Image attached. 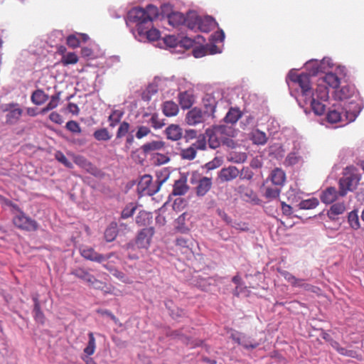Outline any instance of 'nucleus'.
I'll list each match as a JSON object with an SVG mask.
<instances>
[{
  "instance_id": "nucleus-37",
  "label": "nucleus",
  "mask_w": 364,
  "mask_h": 364,
  "mask_svg": "<svg viewBox=\"0 0 364 364\" xmlns=\"http://www.w3.org/2000/svg\"><path fill=\"white\" fill-rule=\"evenodd\" d=\"M124 115V112L121 109H113L108 117L109 126L114 127L119 124Z\"/></svg>"
},
{
  "instance_id": "nucleus-31",
  "label": "nucleus",
  "mask_w": 364,
  "mask_h": 364,
  "mask_svg": "<svg viewBox=\"0 0 364 364\" xmlns=\"http://www.w3.org/2000/svg\"><path fill=\"white\" fill-rule=\"evenodd\" d=\"M132 131H130V124L129 122L126 121H123L119 124V126L116 132L115 139L113 141V143L117 144V140L122 139V137L129 134Z\"/></svg>"
},
{
  "instance_id": "nucleus-11",
  "label": "nucleus",
  "mask_w": 364,
  "mask_h": 364,
  "mask_svg": "<svg viewBox=\"0 0 364 364\" xmlns=\"http://www.w3.org/2000/svg\"><path fill=\"white\" fill-rule=\"evenodd\" d=\"M164 21L173 28L181 31L184 28H188V13L184 16L182 13L173 11L167 14Z\"/></svg>"
},
{
  "instance_id": "nucleus-12",
  "label": "nucleus",
  "mask_w": 364,
  "mask_h": 364,
  "mask_svg": "<svg viewBox=\"0 0 364 364\" xmlns=\"http://www.w3.org/2000/svg\"><path fill=\"white\" fill-rule=\"evenodd\" d=\"M80 252L81 256L85 259L97 263H102L114 255V252H110L106 255L100 254L97 252L92 247L87 246L81 247L80 249Z\"/></svg>"
},
{
  "instance_id": "nucleus-44",
  "label": "nucleus",
  "mask_w": 364,
  "mask_h": 364,
  "mask_svg": "<svg viewBox=\"0 0 364 364\" xmlns=\"http://www.w3.org/2000/svg\"><path fill=\"white\" fill-rule=\"evenodd\" d=\"M240 117V113L238 109H230L226 114L224 119L227 123L234 124L239 119Z\"/></svg>"
},
{
  "instance_id": "nucleus-34",
  "label": "nucleus",
  "mask_w": 364,
  "mask_h": 364,
  "mask_svg": "<svg viewBox=\"0 0 364 364\" xmlns=\"http://www.w3.org/2000/svg\"><path fill=\"white\" fill-rule=\"evenodd\" d=\"M285 173L280 168H275L271 173V180L274 185L282 186L285 181Z\"/></svg>"
},
{
  "instance_id": "nucleus-39",
  "label": "nucleus",
  "mask_w": 364,
  "mask_h": 364,
  "mask_svg": "<svg viewBox=\"0 0 364 364\" xmlns=\"http://www.w3.org/2000/svg\"><path fill=\"white\" fill-rule=\"evenodd\" d=\"M345 210L346 206L343 203H334L328 211V216L330 218H334L335 216L343 213Z\"/></svg>"
},
{
  "instance_id": "nucleus-1",
  "label": "nucleus",
  "mask_w": 364,
  "mask_h": 364,
  "mask_svg": "<svg viewBox=\"0 0 364 364\" xmlns=\"http://www.w3.org/2000/svg\"><path fill=\"white\" fill-rule=\"evenodd\" d=\"M306 70L309 73H298L295 70H291L287 77V83L292 92H296L295 97L301 107L309 105L316 115L324 113L326 105L318 102L313 95V89L310 75L320 73L319 63L317 60H311L305 64Z\"/></svg>"
},
{
  "instance_id": "nucleus-30",
  "label": "nucleus",
  "mask_w": 364,
  "mask_h": 364,
  "mask_svg": "<svg viewBox=\"0 0 364 364\" xmlns=\"http://www.w3.org/2000/svg\"><path fill=\"white\" fill-rule=\"evenodd\" d=\"M179 109L178 105L173 101H166L163 104V112L166 117L177 115Z\"/></svg>"
},
{
  "instance_id": "nucleus-21",
  "label": "nucleus",
  "mask_w": 364,
  "mask_h": 364,
  "mask_svg": "<svg viewBox=\"0 0 364 364\" xmlns=\"http://www.w3.org/2000/svg\"><path fill=\"white\" fill-rule=\"evenodd\" d=\"M239 170L233 166L223 168L220 170L218 177L221 181H230L236 178L239 176Z\"/></svg>"
},
{
  "instance_id": "nucleus-17",
  "label": "nucleus",
  "mask_w": 364,
  "mask_h": 364,
  "mask_svg": "<svg viewBox=\"0 0 364 364\" xmlns=\"http://www.w3.org/2000/svg\"><path fill=\"white\" fill-rule=\"evenodd\" d=\"M219 92L213 94H207L203 99V104L205 112L212 118L214 117L216 107L219 102L217 97H220Z\"/></svg>"
},
{
  "instance_id": "nucleus-16",
  "label": "nucleus",
  "mask_w": 364,
  "mask_h": 364,
  "mask_svg": "<svg viewBox=\"0 0 364 364\" xmlns=\"http://www.w3.org/2000/svg\"><path fill=\"white\" fill-rule=\"evenodd\" d=\"M71 274L96 289L100 288L101 282L84 268H76L71 272Z\"/></svg>"
},
{
  "instance_id": "nucleus-56",
  "label": "nucleus",
  "mask_w": 364,
  "mask_h": 364,
  "mask_svg": "<svg viewBox=\"0 0 364 364\" xmlns=\"http://www.w3.org/2000/svg\"><path fill=\"white\" fill-rule=\"evenodd\" d=\"M55 157L56 160L63 164L65 167L69 168H73L72 162H70L61 151H57L55 154Z\"/></svg>"
},
{
  "instance_id": "nucleus-8",
  "label": "nucleus",
  "mask_w": 364,
  "mask_h": 364,
  "mask_svg": "<svg viewBox=\"0 0 364 364\" xmlns=\"http://www.w3.org/2000/svg\"><path fill=\"white\" fill-rule=\"evenodd\" d=\"M14 218L13 223L14 225L20 229L27 231H34L38 228V224L36 220L28 217L23 212L20 210L15 205H13Z\"/></svg>"
},
{
  "instance_id": "nucleus-55",
  "label": "nucleus",
  "mask_w": 364,
  "mask_h": 364,
  "mask_svg": "<svg viewBox=\"0 0 364 364\" xmlns=\"http://www.w3.org/2000/svg\"><path fill=\"white\" fill-rule=\"evenodd\" d=\"M136 210V205L133 203L127 205L122 211L121 217L123 219H127L133 215Z\"/></svg>"
},
{
  "instance_id": "nucleus-25",
  "label": "nucleus",
  "mask_w": 364,
  "mask_h": 364,
  "mask_svg": "<svg viewBox=\"0 0 364 364\" xmlns=\"http://www.w3.org/2000/svg\"><path fill=\"white\" fill-rule=\"evenodd\" d=\"M250 138L254 144L261 146L264 145L268 139L266 133L259 129H254L250 134Z\"/></svg>"
},
{
  "instance_id": "nucleus-27",
  "label": "nucleus",
  "mask_w": 364,
  "mask_h": 364,
  "mask_svg": "<svg viewBox=\"0 0 364 364\" xmlns=\"http://www.w3.org/2000/svg\"><path fill=\"white\" fill-rule=\"evenodd\" d=\"M9 107L13 108L10 109H6L8 111V113L6 114V122L11 124H14L18 121L22 114L23 110L19 107H14L15 105L13 104L9 105Z\"/></svg>"
},
{
  "instance_id": "nucleus-9",
  "label": "nucleus",
  "mask_w": 364,
  "mask_h": 364,
  "mask_svg": "<svg viewBox=\"0 0 364 364\" xmlns=\"http://www.w3.org/2000/svg\"><path fill=\"white\" fill-rule=\"evenodd\" d=\"M154 235V229L152 227L143 228L140 230L134 242L127 245V250H134L136 247L138 249L147 250L151 244V238Z\"/></svg>"
},
{
  "instance_id": "nucleus-62",
  "label": "nucleus",
  "mask_w": 364,
  "mask_h": 364,
  "mask_svg": "<svg viewBox=\"0 0 364 364\" xmlns=\"http://www.w3.org/2000/svg\"><path fill=\"white\" fill-rule=\"evenodd\" d=\"M149 122L151 124L152 127L156 129H161L165 124L164 122L161 119H160L158 115L156 114L151 115Z\"/></svg>"
},
{
  "instance_id": "nucleus-10",
  "label": "nucleus",
  "mask_w": 364,
  "mask_h": 364,
  "mask_svg": "<svg viewBox=\"0 0 364 364\" xmlns=\"http://www.w3.org/2000/svg\"><path fill=\"white\" fill-rule=\"evenodd\" d=\"M158 87L165 97H169L179 89L180 80L175 77H156Z\"/></svg>"
},
{
  "instance_id": "nucleus-61",
  "label": "nucleus",
  "mask_w": 364,
  "mask_h": 364,
  "mask_svg": "<svg viewBox=\"0 0 364 364\" xmlns=\"http://www.w3.org/2000/svg\"><path fill=\"white\" fill-rule=\"evenodd\" d=\"M248 289L247 287L245 285L244 282L241 284L237 285L235 289L233 291V294L235 296H247L248 295Z\"/></svg>"
},
{
  "instance_id": "nucleus-22",
  "label": "nucleus",
  "mask_w": 364,
  "mask_h": 364,
  "mask_svg": "<svg viewBox=\"0 0 364 364\" xmlns=\"http://www.w3.org/2000/svg\"><path fill=\"white\" fill-rule=\"evenodd\" d=\"M194 101V95L191 90L180 92L178 95V102L183 109H189L193 105Z\"/></svg>"
},
{
  "instance_id": "nucleus-6",
  "label": "nucleus",
  "mask_w": 364,
  "mask_h": 364,
  "mask_svg": "<svg viewBox=\"0 0 364 364\" xmlns=\"http://www.w3.org/2000/svg\"><path fill=\"white\" fill-rule=\"evenodd\" d=\"M216 26V21L211 16L202 18L195 11L188 12V29L191 31L208 33Z\"/></svg>"
},
{
  "instance_id": "nucleus-64",
  "label": "nucleus",
  "mask_w": 364,
  "mask_h": 364,
  "mask_svg": "<svg viewBox=\"0 0 364 364\" xmlns=\"http://www.w3.org/2000/svg\"><path fill=\"white\" fill-rule=\"evenodd\" d=\"M34 318L36 322L39 323H43L45 321V316L43 313L41 311V308L36 305V309H33Z\"/></svg>"
},
{
  "instance_id": "nucleus-26",
  "label": "nucleus",
  "mask_w": 364,
  "mask_h": 364,
  "mask_svg": "<svg viewBox=\"0 0 364 364\" xmlns=\"http://www.w3.org/2000/svg\"><path fill=\"white\" fill-rule=\"evenodd\" d=\"M167 139L171 141H178L183 136L182 129L176 124L169 125L165 130Z\"/></svg>"
},
{
  "instance_id": "nucleus-48",
  "label": "nucleus",
  "mask_w": 364,
  "mask_h": 364,
  "mask_svg": "<svg viewBox=\"0 0 364 364\" xmlns=\"http://www.w3.org/2000/svg\"><path fill=\"white\" fill-rule=\"evenodd\" d=\"M247 160V154L245 153L232 152L228 156V161L236 164H241Z\"/></svg>"
},
{
  "instance_id": "nucleus-47",
  "label": "nucleus",
  "mask_w": 364,
  "mask_h": 364,
  "mask_svg": "<svg viewBox=\"0 0 364 364\" xmlns=\"http://www.w3.org/2000/svg\"><path fill=\"white\" fill-rule=\"evenodd\" d=\"M117 235V230L115 225H111L105 231V238L107 242L113 241Z\"/></svg>"
},
{
  "instance_id": "nucleus-52",
  "label": "nucleus",
  "mask_w": 364,
  "mask_h": 364,
  "mask_svg": "<svg viewBox=\"0 0 364 364\" xmlns=\"http://www.w3.org/2000/svg\"><path fill=\"white\" fill-rule=\"evenodd\" d=\"M103 267L108 269L110 272H112L114 277L119 279L122 282H129L127 278L126 277L123 272L118 271L117 269H115L112 266H109L108 264H103Z\"/></svg>"
},
{
  "instance_id": "nucleus-36",
  "label": "nucleus",
  "mask_w": 364,
  "mask_h": 364,
  "mask_svg": "<svg viewBox=\"0 0 364 364\" xmlns=\"http://www.w3.org/2000/svg\"><path fill=\"white\" fill-rule=\"evenodd\" d=\"M72 159L75 164L87 171L92 168V164L83 156L71 154Z\"/></svg>"
},
{
  "instance_id": "nucleus-19",
  "label": "nucleus",
  "mask_w": 364,
  "mask_h": 364,
  "mask_svg": "<svg viewBox=\"0 0 364 364\" xmlns=\"http://www.w3.org/2000/svg\"><path fill=\"white\" fill-rule=\"evenodd\" d=\"M230 337L233 341L247 350L254 349L259 345L258 342L251 340L250 338L246 337L239 332H232Z\"/></svg>"
},
{
  "instance_id": "nucleus-18",
  "label": "nucleus",
  "mask_w": 364,
  "mask_h": 364,
  "mask_svg": "<svg viewBox=\"0 0 364 364\" xmlns=\"http://www.w3.org/2000/svg\"><path fill=\"white\" fill-rule=\"evenodd\" d=\"M191 183L196 184V193L200 197L204 196L210 191L213 184L212 179L206 176H202L196 181L192 178Z\"/></svg>"
},
{
  "instance_id": "nucleus-13",
  "label": "nucleus",
  "mask_w": 364,
  "mask_h": 364,
  "mask_svg": "<svg viewBox=\"0 0 364 364\" xmlns=\"http://www.w3.org/2000/svg\"><path fill=\"white\" fill-rule=\"evenodd\" d=\"M326 119L328 122L331 124L343 123V125L347 124L350 122H347L346 119L345 111L342 109V106L340 105H333L331 107L326 114Z\"/></svg>"
},
{
  "instance_id": "nucleus-20",
  "label": "nucleus",
  "mask_w": 364,
  "mask_h": 364,
  "mask_svg": "<svg viewBox=\"0 0 364 364\" xmlns=\"http://www.w3.org/2000/svg\"><path fill=\"white\" fill-rule=\"evenodd\" d=\"M166 147L167 145L166 142L159 140L147 142L143 144L141 149L144 154H149L156 151H164L166 149Z\"/></svg>"
},
{
  "instance_id": "nucleus-4",
  "label": "nucleus",
  "mask_w": 364,
  "mask_h": 364,
  "mask_svg": "<svg viewBox=\"0 0 364 364\" xmlns=\"http://www.w3.org/2000/svg\"><path fill=\"white\" fill-rule=\"evenodd\" d=\"M345 75L346 68L341 65H336L333 70L323 73L317 80L315 92H313L316 100L324 105L328 99V87L337 89Z\"/></svg>"
},
{
  "instance_id": "nucleus-53",
  "label": "nucleus",
  "mask_w": 364,
  "mask_h": 364,
  "mask_svg": "<svg viewBox=\"0 0 364 364\" xmlns=\"http://www.w3.org/2000/svg\"><path fill=\"white\" fill-rule=\"evenodd\" d=\"M78 61V58L75 53H68L62 58L63 65L75 64Z\"/></svg>"
},
{
  "instance_id": "nucleus-32",
  "label": "nucleus",
  "mask_w": 364,
  "mask_h": 364,
  "mask_svg": "<svg viewBox=\"0 0 364 364\" xmlns=\"http://www.w3.org/2000/svg\"><path fill=\"white\" fill-rule=\"evenodd\" d=\"M281 275L292 286L296 287H306V284L303 279H297L287 271H282Z\"/></svg>"
},
{
  "instance_id": "nucleus-43",
  "label": "nucleus",
  "mask_w": 364,
  "mask_h": 364,
  "mask_svg": "<svg viewBox=\"0 0 364 364\" xmlns=\"http://www.w3.org/2000/svg\"><path fill=\"white\" fill-rule=\"evenodd\" d=\"M93 136L97 141H108L112 138V134L106 128H102L96 130Z\"/></svg>"
},
{
  "instance_id": "nucleus-58",
  "label": "nucleus",
  "mask_w": 364,
  "mask_h": 364,
  "mask_svg": "<svg viewBox=\"0 0 364 364\" xmlns=\"http://www.w3.org/2000/svg\"><path fill=\"white\" fill-rule=\"evenodd\" d=\"M225 39V33L223 30H219L210 36L211 43L210 45H215L217 43H222Z\"/></svg>"
},
{
  "instance_id": "nucleus-33",
  "label": "nucleus",
  "mask_w": 364,
  "mask_h": 364,
  "mask_svg": "<svg viewBox=\"0 0 364 364\" xmlns=\"http://www.w3.org/2000/svg\"><path fill=\"white\" fill-rule=\"evenodd\" d=\"M151 220L152 215L150 213L141 210L136 215L135 221L139 226H146L151 223Z\"/></svg>"
},
{
  "instance_id": "nucleus-41",
  "label": "nucleus",
  "mask_w": 364,
  "mask_h": 364,
  "mask_svg": "<svg viewBox=\"0 0 364 364\" xmlns=\"http://www.w3.org/2000/svg\"><path fill=\"white\" fill-rule=\"evenodd\" d=\"M318 203L319 202L317 198H311L301 200L299 204V207L300 209L309 210L315 208L318 205Z\"/></svg>"
},
{
  "instance_id": "nucleus-51",
  "label": "nucleus",
  "mask_w": 364,
  "mask_h": 364,
  "mask_svg": "<svg viewBox=\"0 0 364 364\" xmlns=\"http://www.w3.org/2000/svg\"><path fill=\"white\" fill-rule=\"evenodd\" d=\"M153 161L156 165H162L168 163L170 158L167 154L156 153L153 157Z\"/></svg>"
},
{
  "instance_id": "nucleus-59",
  "label": "nucleus",
  "mask_w": 364,
  "mask_h": 364,
  "mask_svg": "<svg viewBox=\"0 0 364 364\" xmlns=\"http://www.w3.org/2000/svg\"><path fill=\"white\" fill-rule=\"evenodd\" d=\"M206 136L205 134L201 137L199 138L196 141L193 143L191 146L195 148V150H205L206 149Z\"/></svg>"
},
{
  "instance_id": "nucleus-60",
  "label": "nucleus",
  "mask_w": 364,
  "mask_h": 364,
  "mask_svg": "<svg viewBox=\"0 0 364 364\" xmlns=\"http://www.w3.org/2000/svg\"><path fill=\"white\" fill-rule=\"evenodd\" d=\"M164 41L167 46L170 48H174L177 46L180 40L178 37H176L174 35H168L164 38Z\"/></svg>"
},
{
  "instance_id": "nucleus-7",
  "label": "nucleus",
  "mask_w": 364,
  "mask_h": 364,
  "mask_svg": "<svg viewBox=\"0 0 364 364\" xmlns=\"http://www.w3.org/2000/svg\"><path fill=\"white\" fill-rule=\"evenodd\" d=\"M228 129L225 125H218L207 129L205 134L209 147L215 149L219 147L222 143H224L228 135Z\"/></svg>"
},
{
  "instance_id": "nucleus-2",
  "label": "nucleus",
  "mask_w": 364,
  "mask_h": 364,
  "mask_svg": "<svg viewBox=\"0 0 364 364\" xmlns=\"http://www.w3.org/2000/svg\"><path fill=\"white\" fill-rule=\"evenodd\" d=\"M158 14V8L152 4L148 5L146 9L136 7L128 12L126 24L137 41H154L160 37L159 31L152 26V21Z\"/></svg>"
},
{
  "instance_id": "nucleus-42",
  "label": "nucleus",
  "mask_w": 364,
  "mask_h": 364,
  "mask_svg": "<svg viewBox=\"0 0 364 364\" xmlns=\"http://www.w3.org/2000/svg\"><path fill=\"white\" fill-rule=\"evenodd\" d=\"M197 151L191 145L186 149H181L180 156L183 159L191 161L196 156Z\"/></svg>"
},
{
  "instance_id": "nucleus-38",
  "label": "nucleus",
  "mask_w": 364,
  "mask_h": 364,
  "mask_svg": "<svg viewBox=\"0 0 364 364\" xmlns=\"http://www.w3.org/2000/svg\"><path fill=\"white\" fill-rule=\"evenodd\" d=\"M319 70L321 73H325L328 70H333L337 65H335L332 59L330 58H323L321 61H318Z\"/></svg>"
},
{
  "instance_id": "nucleus-40",
  "label": "nucleus",
  "mask_w": 364,
  "mask_h": 364,
  "mask_svg": "<svg viewBox=\"0 0 364 364\" xmlns=\"http://www.w3.org/2000/svg\"><path fill=\"white\" fill-rule=\"evenodd\" d=\"M348 222L350 228L355 230L360 228L358 210H355L348 213Z\"/></svg>"
},
{
  "instance_id": "nucleus-24",
  "label": "nucleus",
  "mask_w": 364,
  "mask_h": 364,
  "mask_svg": "<svg viewBox=\"0 0 364 364\" xmlns=\"http://www.w3.org/2000/svg\"><path fill=\"white\" fill-rule=\"evenodd\" d=\"M220 53H221V50L217 46L209 44L206 45L205 47L195 48L193 51L195 58H201L207 53L216 54Z\"/></svg>"
},
{
  "instance_id": "nucleus-14",
  "label": "nucleus",
  "mask_w": 364,
  "mask_h": 364,
  "mask_svg": "<svg viewBox=\"0 0 364 364\" xmlns=\"http://www.w3.org/2000/svg\"><path fill=\"white\" fill-rule=\"evenodd\" d=\"M210 117L199 108L194 107L189 110L186 116V122L188 125L195 126L208 120Z\"/></svg>"
},
{
  "instance_id": "nucleus-35",
  "label": "nucleus",
  "mask_w": 364,
  "mask_h": 364,
  "mask_svg": "<svg viewBox=\"0 0 364 364\" xmlns=\"http://www.w3.org/2000/svg\"><path fill=\"white\" fill-rule=\"evenodd\" d=\"M31 101L36 105H41L48 100V96L41 90L34 91L31 95Z\"/></svg>"
},
{
  "instance_id": "nucleus-57",
  "label": "nucleus",
  "mask_w": 364,
  "mask_h": 364,
  "mask_svg": "<svg viewBox=\"0 0 364 364\" xmlns=\"http://www.w3.org/2000/svg\"><path fill=\"white\" fill-rule=\"evenodd\" d=\"M152 178L150 175H144L141 177V181L139 183V187L144 191H145L147 188L151 186Z\"/></svg>"
},
{
  "instance_id": "nucleus-29",
  "label": "nucleus",
  "mask_w": 364,
  "mask_h": 364,
  "mask_svg": "<svg viewBox=\"0 0 364 364\" xmlns=\"http://www.w3.org/2000/svg\"><path fill=\"white\" fill-rule=\"evenodd\" d=\"M189 189L185 179H179L176 181L173 185L172 194L174 196H183Z\"/></svg>"
},
{
  "instance_id": "nucleus-50",
  "label": "nucleus",
  "mask_w": 364,
  "mask_h": 364,
  "mask_svg": "<svg viewBox=\"0 0 364 364\" xmlns=\"http://www.w3.org/2000/svg\"><path fill=\"white\" fill-rule=\"evenodd\" d=\"M134 131L132 130V132L125 136V141L122 148L123 151L127 153L131 147L132 146L134 142V136L133 134Z\"/></svg>"
},
{
  "instance_id": "nucleus-3",
  "label": "nucleus",
  "mask_w": 364,
  "mask_h": 364,
  "mask_svg": "<svg viewBox=\"0 0 364 364\" xmlns=\"http://www.w3.org/2000/svg\"><path fill=\"white\" fill-rule=\"evenodd\" d=\"M334 98L339 101L338 104L345 111L347 122L355 121L362 109V103L355 87L352 85L342 86L335 90Z\"/></svg>"
},
{
  "instance_id": "nucleus-45",
  "label": "nucleus",
  "mask_w": 364,
  "mask_h": 364,
  "mask_svg": "<svg viewBox=\"0 0 364 364\" xmlns=\"http://www.w3.org/2000/svg\"><path fill=\"white\" fill-rule=\"evenodd\" d=\"M88 337L89 341L87 347L84 349V353L87 355H92L94 354L96 348L95 338L92 333H89Z\"/></svg>"
},
{
  "instance_id": "nucleus-46",
  "label": "nucleus",
  "mask_w": 364,
  "mask_h": 364,
  "mask_svg": "<svg viewBox=\"0 0 364 364\" xmlns=\"http://www.w3.org/2000/svg\"><path fill=\"white\" fill-rule=\"evenodd\" d=\"M165 181L166 178L163 180L157 179L155 182H152L151 186L145 191L146 193L149 196L154 195L160 190L161 185Z\"/></svg>"
},
{
  "instance_id": "nucleus-49",
  "label": "nucleus",
  "mask_w": 364,
  "mask_h": 364,
  "mask_svg": "<svg viewBox=\"0 0 364 364\" xmlns=\"http://www.w3.org/2000/svg\"><path fill=\"white\" fill-rule=\"evenodd\" d=\"M151 129L149 127L140 125L136 127L135 136L138 139H141L151 133Z\"/></svg>"
},
{
  "instance_id": "nucleus-5",
  "label": "nucleus",
  "mask_w": 364,
  "mask_h": 364,
  "mask_svg": "<svg viewBox=\"0 0 364 364\" xmlns=\"http://www.w3.org/2000/svg\"><path fill=\"white\" fill-rule=\"evenodd\" d=\"M361 176L358 171L353 167H346L343 176L339 180V195L341 197L345 196L348 192H352L356 189Z\"/></svg>"
},
{
  "instance_id": "nucleus-15",
  "label": "nucleus",
  "mask_w": 364,
  "mask_h": 364,
  "mask_svg": "<svg viewBox=\"0 0 364 364\" xmlns=\"http://www.w3.org/2000/svg\"><path fill=\"white\" fill-rule=\"evenodd\" d=\"M307 159V152L304 149H294L287 156L284 164L287 166L301 165Z\"/></svg>"
},
{
  "instance_id": "nucleus-23",
  "label": "nucleus",
  "mask_w": 364,
  "mask_h": 364,
  "mask_svg": "<svg viewBox=\"0 0 364 364\" xmlns=\"http://www.w3.org/2000/svg\"><path fill=\"white\" fill-rule=\"evenodd\" d=\"M340 196L339 191H337L335 187H328L321 194V200L326 204L334 202Z\"/></svg>"
},
{
  "instance_id": "nucleus-63",
  "label": "nucleus",
  "mask_w": 364,
  "mask_h": 364,
  "mask_svg": "<svg viewBox=\"0 0 364 364\" xmlns=\"http://www.w3.org/2000/svg\"><path fill=\"white\" fill-rule=\"evenodd\" d=\"M66 128L73 133H80L81 132L79 124L73 120H70L66 123Z\"/></svg>"
},
{
  "instance_id": "nucleus-28",
  "label": "nucleus",
  "mask_w": 364,
  "mask_h": 364,
  "mask_svg": "<svg viewBox=\"0 0 364 364\" xmlns=\"http://www.w3.org/2000/svg\"><path fill=\"white\" fill-rule=\"evenodd\" d=\"M89 37L85 33H77L75 35H70L67 38V43L72 48H76L79 46L81 41L86 42Z\"/></svg>"
},
{
  "instance_id": "nucleus-54",
  "label": "nucleus",
  "mask_w": 364,
  "mask_h": 364,
  "mask_svg": "<svg viewBox=\"0 0 364 364\" xmlns=\"http://www.w3.org/2000/svg\"><path fill=\"white\" fill-rule=\"evenodd\" d=\"M280 189L277 187H268L265 191V197L268 199H275L279 197Z\"/></svg>"
}]
</instances>
